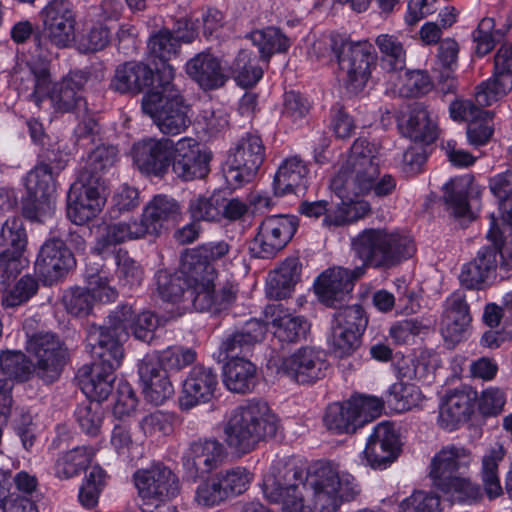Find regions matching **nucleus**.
Wrapping results in <instances>:
<instances>
[{
    "label": "nucleus",
    "mask_w": 512,
    "mask_h": 512,
    "mask_svg": "<svg viewBox=\"0 0 512 512\" xmlns=\"http://www.w3.org/2000/svg\"><path fill=\"white\" fill-rule=\"evenodd\" d=\"M299 484L311 492L317 512H336L343 502L354 500L360 493L355 478L331 462H319L305 473L287 457L273 462L263 480V493L270 502L281 504L283 512H304Z\"/></svg>",
    "instance_id": "f257e3e1"
},
{
    "label": "nucleus",
    "mask_w": 512,
    "mask_h": 512,
    "mask_svg": "<svg viewBox=\"0 0 512 512\" xmlns=\"http://www.w3.org/2000/svg\"><path fill=\"white\" fill-rule=\"evenodd\" d=\"M378 149L366 139H357L345 164L332 179L330 187L336 195L350 199L373 192L377 197L391 195L397 186L395 177L384 174L378 180Z\"/></svg>",
    "instance_id": "f03ea898"
},
{
    "label": "nucleus",
    "mask_w": 512,
    "mask_h": 512,
    "mask_svg": "<svg viewBox=\"0 0 512 512\" xmlns=\"http://www.w3.org/2000/svg\"><path fill=\"white\" fill-rule=\"evenodd\" d=\"M28 80L33 84L30 100L39 108L49 100L51 108L57 113H72L85 106L84 87L90 74L84 70L70 71L60 81L51 84L48 63L45 60L28 63Z\"/></svg>",
    "instance_id": "7ed1b4c3"
},
{
    "label": "nucleus",
    "mask_w": 512,
    "mask_h": 512,
    "mask_svg": "<svg viewBox=\"0 0 512 512\" xmlns=\"http://www.w3.org/2000/svg\"><path fill=\"white\" fill-rule=\"evenodd\" d=\"M278 428V418L265 401L249 400L237 407L225 424V442L236 452L246 454L259 442L273 438Z\"/></svg>",
    "instance_id": "20e7f679"
},
{
    "label": "nucleus",
    "mask_w": 512,
    "mask_h": 512,
    "mask_svg": "<svg viewBox=\"0 0 512 512\" xmlns=\"http://www.w3.org/2000/svg\"><path fill=\"white\" fill-rule=\"evenodd\" d=\"M174 68L165 66L160 80L142 98V110L165 135H177L191 124L190 107L173 84Z\"/></svg>",
    "instance_id": "39448f33"
},
{
    "label": "nucleus",
    "mask_w": 512,
    "mask_h": 512,
    "mask_svg": "<svg viewBox=\"0 0 512 512\" xmlns=\"http://www.w3.org/2000/svg\"><path fill=\"white\" fill-rule=\"evenodd\" d=\"M87 347L98 360L90 366L81 367L76 379L82 392L89 399L101 402L106 400L113 390L116 379L114 372L121 364L124 350L117 342L99 333L87 336Z\"/></svg>",
    "instance_id": "423d86ee"
},
{
    "label": "nucleus",
    "mask_w": 512,
    "mask_h": 512,
    "mask_svg": "<svg viewBox=\"0 0 512 512\" xmlns=\"http://www.w3.org/2000/svg\"><path fill=\"white\" fill-rule=\"evenodd\" d=\"M352 250L364 269H391L412 257L414 241L406 235L382 228H368L352 239Z\"/></svg>",
    "instance_id": "0eeeda50"
},
{
    "label": "nucleus",
    "mask_w": 512,
    "mask_h": 512,
    "mask_svg": "<svg viewBox=\"0 0 512 512\" xmlns=\"http://www.w3.org/2000/svg\"><path fill=\"white\" fill-rule=\"evenodd\" d=\"M42 29L35 33L34 42L41 60L50 54L48 43L65 48L74 38L75 13L67 0H51L41 12Z\"/></svg>",
    "instance_id": "6e6552de"
},
{
    "label": "nucleus",
    "mask_w": 512,
    "mask_h": 512,
    "mask_svg": "<svg viewBox=\"0 0 512 512\" xmlns=\"http://www.w3.org/2000/svg\"><path fill=\"white\" fill-rule=\"evenodd\" d=\"M337 57L342 80L348 90L357 93L368 83L376 65L374 46L368 41H334L332 47Z\"/></svg>",
    "instance_id": "1a4fd4ad"
},
{
    "label": "nucleus",
    "mask_w": 512,
    "mask_h": 512,
    "mask_svg": "<svg viewBox=\"0 0 512 512\" xmlns=\"http://www.w3.org/2000/svg\"><path fill=\"white\" fill-rule=\"evenodd\" d=\"M27 197L22 201V213L30 221L43 223L55 210L56 191L52 168L41 163L27 174L25 180Z\"/></svg>",
    "instance_id": "9d476101"
},
{
    "label": "nucleus",
    "mask_w": 512,
    "mask_h": 512,
    "mask_svg": "<svg viewBox=\"0 0 512 512\" xmlns=\"http://www.w3.org/2000/svg\"><path fill=\"white\" fill-rule=\"evenodd\" d=\"M26 350L34 359L35 375L45 384L56 381L65 365L67 350L59 337L51 332L31 335Z\"/></svg>",
    "instance_id": "9b49d317"
},
{
    "label": "nucleus",
    "mask_w": 512,
    "mask_h": 512,
    "mask_svg": "<svg viewBox=\"0 0 512 512\" xmlns=\"http://www.w3.org/2000/svg\"><path fill=\"white\" fill-rule=\"evenodd\" d=\"M264 161V145L259 136L247 134L229 153L224 176L233 188L250 182Z\"/></svg>",
    "instance_id": "f8f14e48"
},
{
    "label": "nucleus",
    "mask_w": 512,
    "mask_h": 512,
    "mask_svg": "<svg viewBox=\"0 0 512 512\" xmlns=\"http://www.w3.org/2000/svg\"><path fill=\"white\" fill-rule=\"evenodd\" d=\"M298 227V219L293 215H272L266 217L258 228V233L250 243L253 257L270 259L276 256L292 239Z\"/></svg>",
    "instance_id": "ddd939ff"
},
{
    "label": "nucleus",
    "mask_w": 512,
    "mask_h": 512,
    "mask_svg": "<svg viewBox=\"0 0 512 512\" xmlns=\"http://www.w3.org/2000/svg\"><path fill=\"white\" fill-rule=\"evenodd\" d=\"M277 374L299 384H311L326 376L329 363L324 351L314 347H302L289 357L270 361Z\"/></svg>",
    "instance_id": "4468645a"
},
{
    "label": "nucleus",
    "mask_w": 512,
    "mask_h": 512,
    "mask_svg": "<svg viewBox=\"0 0 512 512\" xmlns=\"http://www.w3.org/2000/svg\"><path fill=\"white\" fill-rule=\"evenodd\" d=\"M133 479L138 495L145 504L165 502L179 492L178 478L169 467L160 462L137 470Z\"/></svg>",
    "instance_id": "2eb2a0df"
},
{
    "label": "nucleus",
    "mask_w": 512,
    "mask_h": 512,
    "mask_svg": "<svg viewBox=\"0 0 512 512\" xmlns=\"http://www.w3.org/2000/svg\"><path fill=\"white\" fill-rule=\"evenodd\" d=\"M512 42L503 44L494 56L493 76L477 86L475 100L486 107L499 101L512 90Z\"/></svg>",
    "instance_id": "dca6fc26"
},
{
    "label": "nucleus",
    "mask_w": 512,
    "mask_h": 512,
    "mask_svg": "<svg viewBox=\"0 0 512 512\" xmlns=\"http://www.w3.org/2000/svg\"><path fill=\"white\" fill-rule=\"evenodd\" d=\"M491 244L479 250L477 257L464 265L460 281L468 289H479L497 266V257L501 253L502 237L497 227L496 218L491 215V227L487 233Z\"/></svg>",
    "instance_id": "f3484780"
},
{
    "label": "nucleus",
    "mask_w": 512,
    "mask_h": 512,
    "mask_svg": "<svg viewBox=\"0 0 512 512\" xmlns=\"http://www.w3.org/2000/svg\"><path fill=\"white\" fill-rule=\"evenodd\" d=\"M364 274L363 267L348 270L335 267L323 272L314 284L315 293L327 306L337 308L351 297L354 281Z\"/></svg>",
    "instance_id": "a211bd4d"
},
{
    "label": "nucleus",
    "mask_w": 512,
    "mask_h": 512,
    "mask_svg": "<svg viewBox=\"0 0 512 512\" xmlns=\"http://www.w3.org/2000/svg\"><path fill=\"white\" fill-rule=\"evenodd\" d=\"M74 266L75 258L65 242L52 238L41 246L35 261V272L46 285H53Z\"/></svg>",
    "instance_id": "6ab92c4d"
},
{
    "label": "nucleus",
    "mask_w": 512,
    "mask_h": 512,
    "mask_svg": "<svg viewBox=\"0 0 512 512\" xmlns=\"http://www.w3.org/2000/svg\"><path fill=\"white\" fill-rule=\"evenodd\" d=\"M209 157L200 149L194 138L184 137L173 141L171 168L184 181L203 178L208 173Z\"/></svg>",
    "instance_id": "aec40b11"
},
{
    "label": "nucleus",
    "mask_w": 512,
    "mask_h": 512,
    "mask_svg": "<svg viewBox=\"0 0 512 512\" xmlns=\"http://www.w3.org/2000/svg\"><path fill=\"white\" fill-rule=\"evenodd\" d=\"M173 140L148 138L133 147V159L137 168L145 174L163 177L171 166Z\"/></svg>",
    "instance_id": "412c9836"
},
{
    "label": "nucleus",
    "mask_w": 512,
    "mask_h": 512,
    "mask_svg": "<svg viewBox=\"0 0 512 512\" xmlns=\"http://www.w3.org/2000/svg\"><path fill=\"white\" fill-rule=\"evenodd\" d=\"M224 455V447L216 439L193 441L183 452L182 465L187 476L196 479L216 469Z\"/></svg>",
    "instance_id": "4be33fe9"
},
{
    "label": "nucleus",
    "mask_w": 512,
    "mask_h": 512,
    "mask_svg": "<svg viewBox=\"0 0 512 512\" xmlns=\"http://www.w3.org/2000/svg\"><path fill=\"white\" fill-rule=\"evenodd\" d=\"M218 386L217 373L210 367L197 364L192 367L183 382L180 406L189 410L199 404L210 402Z\"/></svg>",
    "instance_id": "5701e85b"
},
{
    "label": "nucleus",
    "mask_w": 512,
    "mask_h": 512,
    "mask_svg": "<svg viewBox=\"0 0 512 512\" xmlns=\"http://www.w3.org/2000/svg\"><path fill=\"white\" fill-rule=\"evenodd\" d=\"M98 184L75 183L71 185L67 195V217L76 225L81 226L94 218L104 203Z\"/></svg>",
    "instance_id": "b1692460"
},
{
    "label": "nucleus",
    "mask_w": 512,
    "mask_h": 512,
    "mask_svg": "<svg viewBox=\"0 0 512 512\" xmlns=\"http://www.w3.org/2000/svg\"><path fill=\"white\" fill-rule=\"evenodd\" d=\"M399 439L390 423H379L373 429L364 450L368 464L374 469H383L398 457Z\"/></svg>",
    "instance_id": "393cba45"
},
{
    "label": "nucleus",
    "mask_w": 512,
    "mask_h": 512,
    "mask_svg": "<svg viewBox=\"0 0 512 512\" xmlns=\"http://www.w3.org/2000/svg\"><path fill=\"white\" fill-rule=\"evenodd\" d=\"M154 83L155 73L148 64L127 61L115 68L109 89L119 94L138 95L146 88H153Z\"/></svg>",
    "instance_id": "a878e982"
},
{
    "label": "nucleus",
    "mask_w": 512,
    "mask_h": 512,
    "mask_svg": "<svg viewBox=\"0 0 512 512\" xmlns=\"http://www.w3.org/2000/svg\"><path fill=\"white\" fill-rule=\"evenodd\" d=\"M138 374L145 398L154 405H161L174 393L167 369L157 359L146 356L138 365Z\"/></svg>",
    "instance_id": "bb28decb"
},
{
    "label": "nucleus",
    "mask_w": 512,
    "mask_h": 512,
    "mask_svg": "<svg viewBox=\"0 0 512 512\" xmlns=\"http://www.w3.org/2000/svg\"><path fill=\"white\" fill-rule=\"evenodd\" d=\"M474 461L469 448L459 444L443 446L431 459L429 478L431 482L454 475L463 474L469 470Z\"/></svg>",
    "instance_id": "cd10ccee"
},
{
    "label": "nucleus",
    "mask_w": 512,
    "mask_h": 512,
    "mask_svg": "<svg viewBox=\"0 0 512 512\" xmlns=\"http://www.w3.org/2000/svg\"><path fill=\"white\" fill-rule=\"evenodd\" d=\"M472 317L464 296L453 294L445 302L441 320V335L451 346L461 342L468 332Z\"/></svg>",
    "instance_id": "c85d7f7f"
},
{
    "label": "nucleus",
    "mask_w": 512,
    "mask_h": 512,
    "mask_svg": "<svg viewBox=\"0 0 512 512\" xmlns=\"http://www.w3.org/2000/svg\"><path fill=\"white\" fill-rule=\"evenodd\" d=\"M267 332L266 324L257 319L247 321L240 329L226 335L219 346V357L245 358L252 347L261 342Z\"/></svg>",
    "instance_id": "c756f323"
},
{
    "label": "nucleus",
    "mask_w": 512,
    "mask_h": 512,
    "mask_svg": "<svg viewBox=\"0 0 512 512\" xmlns=\"http://www.w3.org/2000/svg\"><path fill=\"white\" fill-rule=\"evenodd\" d=\"M450 113L455 120L468 121L467 137L470 144L481 146L488 142L493 134L490 124L492 113L483 111L470 101L455 102L450 106Z\"/></svg>",
    "instance_id": "7c9ffc66"
},
{
    "label": "nucleus",
    "mask_w": 512,
    "mask_h": 512,
    "mask_svg": "<svg viewBox=\"0 0 512 512\" xmlns=\"http://www.w3.org/2000/svg\"><path fill=\"white\" fill-rule=\"evenodd\" d=\"M181 215L179 203L167 195H156L145 206L140 222L146 235L158 236Z\"/></svg>",
    "instance_id": "2f4dec72"
},
{
    "label": "nucleus",
    "mask_w": 512,
    "mask_h": 512,
    "mask_svg": "<svg viewBox=\"0 0 512 512\" xmlns=\"http://www.w3.org/2000/svg\"><path fill=\"white\" fill-rule=\"evenodd\" d=\"M477 392L472 389L450 392L440 406L438 422L446 430L452 431L457 425L467 421L473 413Z\"/></svg>",
    "instance_id": "473e14b6"
},
{
    "label": "nucleus",
    "mask_w": 512,
    "mask_h": 512,
    "mask_svg": "<svg viewBox=\"0 0 512 512\" xmlns=\"http://www.w3.org/2000/svg\"><path fill=\"white\" fill-rule=\"evenodd\" d=\"M265 314L272 318L274 336L280 342L295 343L305 339L310 329L304 317L291 314L282 304L268 305Z\"/></svg>",
    "instance_id": "72a5a7b5"
},
{
    "label": "nucleus",
    "mask_w": 512,
    "mask_h": 512,
    "mask_svg": "<svg viewBox=\"0 0 512 512\" xmlns=\"http://www.w3.org/2000/svg\"><path fill=\"white\" fill-rule=\"evenodd\" d=\"M308 174L309 169L300 157L292 156L285 159L274 177L275 194L303 195L308 186Z\"/></svg>",
    "instance_id": "f704fd0d"
},
{
    "label": "nucleus",
    "mask_w": 512,
    "mask_h": 512,
    "mask_svg": "<svg viewBox=\"0 0 512 512\" xmlns=\"http://www.w3.org/2000/svg\"><path fill=\"white\" fill-rule=\"evenodd\" d=\"M480 195L479 187L470 176L451 180L444 186L443 199L456 217H472L471 205Z\"/></svg>",
    "instance_id": "c9c22d12"
},
{
    "label": "nucleus",
    "mask_w": 512,
    "mask_h": 512,
    "mask_svg": "<svg viewBox=\"0 0 512 512\" xmlns=\"http://www.w3.org/2000/svg\"><path fill=\"white\" fill-rule=\"evenodd\" d=\"M194 38L195 32L193 30L186 33H181L180 31L173 33L168 29H162L150 36L147 42L149 56L163 63V67L157 70L158 81L160 80V73L164 70L165 66L173 68L168 62L177 57L181 43H190Z\"/></svg>",
    "instance_id": "e433bc0d"
},
{
    "label": "nucleus",
    "mask_w": 512,
    "mask_h": 512,
    "mask_svg": "<svg viewBox=\"0 0 512 512\" xmlns=\"http://www.w3.org/2000/svg\"><path fill=\"white\" fill-rule=\"evenodd\" d=\"M399 126L403 135L414 142L428 145L438 137L436 120L421 103H416L410 108L408 118Z\"/></svg>",
    "instance_id": "4c0bfd02"
},
{
    "label": "nucleus",
    "mask_w": 512,
    "mask_h": 512,
    "mask_svg": "<svg viewBox=\"0 0 512 512\" xmlns=\"http://www.w3.org/2000/svg\"><path fill=\"white\" fill-rule=\"evenodd\" d=\"M187 74L203 89H216L224 85L227 78L220 61L209 52H200L186 64Z\"/></svg>",
    "instance_id": "58836bf2"
},
{
    "label": "nucleus",
    "mask_w": 512,
    "mask_h": 512,
    "mask_svg": "<svg viewBox=\"0 0 512 512\" xmlns=\"http://www.w3.org/2000/svg\"><path fill=\"white\" fill-rule=\"evenodd\" d=\"M182 273L185 281H187L189 302L191 304L194 303L196 296L206 293L215 286L217 272L208 261H201L188 254L183 263Z\"/></svg>",
    "instance_id": "ea45409f"
},
{
    "label": "nucleus",
    "mask_w": 512,
    "mask_h": 512,
    "mask_svg": "<svg viewBox=\"0 0 512 512\" xmlns=\"http://www.w3.org/2000/svg\"><path fill=\"white\" fill-rule=\"evenodd\" d=\"M301 264L297 258L285 259L270 272L266 295L270 299L281 300L290 297L295 285L300 280Z\"/></svg>",
    "instance_id": "a19ab883"
},
{
    "label": "nucleus",
    "mask_w": 512,
    "mask_h": 512,
    "mask_svg": "<svg viewBox=\"0 0 512 512\" xmlns=\"http://www.w3.org/2000/svg\"><path fill=\"white\" fill-rule=\"evenodd\" d=\"M431 485L451 502L471 504L482 497L480 486L462 474L436 480Z\"/></svg>",
    "instance_id": "79ce46f5"
},
{
    "label": "nucleus",
    "mask_w": 512,
    "mask_h": 512,
    "mask_svg": "<svg viewBox=\"0 0 512 512\" xmlns=\"http://www.w3.org/2000/svg\"><path fill=\"white\" fill-rule=\"evenodd\" d=\"M27 246V233L20 218L7 219L0 229V258L18 260Z\"/></svg>",
    "instance_id": "37998d69"
},
{
    "label": "nucleus",
    "mask_w": 512,
    "mask_h": 512,
    "mask_svg": "<svg viewBox=\"0 0 512 512\" xmlns=\"http://www.w3.org/2000/svg\"><path fill=\"white\" fill-rule=\"evenodd\" d=\"M118 150L113 145H100L87 157L81 167L78 180L82 183L100 185L102 175L116 162Z\"/></svg>",
    "instance_id": "c03bdc74"
},
{
    "label": "nucleus",
    "mask_w": 512,
    "mask_h": 512,
    "mask_svg": "<svg viewBox=\"0 0 512 512\" xmlns=\"http://www.w3.org/2000/svg\"><path fill=\"white\" fill-rule=\"evenodd\" d=\"M136 316L130 305H119L115 310L110 312L106 325L91 326L87 336H91L93 333H99L102 336L111 338V340L117 342L120 347H123L122 339L127 336L128 331L132 329Z\"/></svg>",
    "instance_id": "a18cd8bd"
},
{
    "label": "nucleus",
    "mask_w": 512,
    "mask_h": 512,
    "mask_svg": "<svg viewBox=\"0 0 512 512\" xmlns=\"http://www.w3.org/2000/svg\"><path fill=\"white\" fill-rule=\"evenodd\" d=\"M224 384L235 393H246L256 385V366L246 358L229 359L223 368Z\"/></svg>",
    "instance_id": "49530a36"
},
{
    "label": "nucleus",
    "mask_w": 512,
    "mask_h": 512,
    "mask_svg": "<svg viewBox=\"0 0 512 512\" xmlns=\"http://www.w3.org/2000/svg\"><path fill=\"white\" fill-rule=\"evenodd\" d=\"M504 456V447L496 444L482 457L480 476L484 491L489 499L497 498L503 493L498 475V466L503 461Z\"/></svg>",
    "instance_id": "de8ad7c7"
},
{
    "label": "nucleus",
    "mask_w": 512,
    "mask_h": 512,
    "mask_svg": "<svg viewBox=\"0 0 512 512\" xmlns=\"http://www.w3.org/2000/svg\"><path fill=\"white\" fill-rule=\"evenodd\" d=\"M237 288L230 282L224 283L218 290L215 286L194 299L192 306L200 312L217 315L232 306L237 297Z\"/></svg>",
    "instance_id": "09e8293b"
},
{
    "label": "nucleus",
    "mask_w": 512,
    "mask_h": 512,
    "mask_svg": "<svg viewBox=\"0 0 512 512\" xmlns=\"http://www.w3.org/2000/svg\"><path fill=\"white\" fill-rule=\"evenodd\" d=\"M187 281L184 275L177 273H169L166 270H160L155 275L156 292L158 296L165 302L172 304H182L183 308L189 302Z\"/></svg>",
    "instance_id": "8fccbe9b"
},
{
    "label": "nucleus",
    "mask_w": 512,
    "mask_h": 512,
    "mask_svg": "<svg viewBox=\"0 0 512 512\" xmlns=\"http://www.w3.org/2000/svg\"><path fill=\"white\" fill-rule=\"evenodd\" d=\"M375 43L380 51V64L386 72L401 71L406 66V50L398 36L380 34Z\"/></svg>",
    "instance_id": "3c124183"
},
{
    "label": "nucleus",
    "mask_w": 512,
    "mask_h": 512,
    "mask_svg": "<svg viewBox=\"0 0 512 512\" xmlns=\"http://www.w3.org/2000/svg\"><path fill=\"white\" fill-rule=\"evenodd\" d=\"M328 430L336 433H354L360 427L350 400L330 404L324 415Z\"/></svg>",
    "instance_id": "603ef678"
},
{
    "label": "nucleus",
    "mask_w": 512,
    "mask_h": 512,
    "mask_svg": "<svg viewBox=\"0 0 512 512\" xmlns=\"http://www.w3.org/2000/svg\"><path fill=\"white\" fill-rule=\"evenodd\" d=\"M249 38L258 47L260 59L264 62H268L275 53L286 52L290 46L288 37L276 27L255 30L249 34Z\"/></svg>",
    "instance_id": "864d4df0"
},
{
    "label": "nucleus",
    "mask_w": 512,
    "mask_h": 512,
    "mask_svg": "<svg viewBox=\"0 0 512 512\" xmlns=\"http://www.w3.org/2000/svg\"><path fill=\"white\" fill-rule=\"evenodd\" d=\"M94 455L93 448L77 447L63 453L55 463V475L59 479H69L85 470Z\"/></svg>",
    "instance_id": "5fc2aeb1"
},
{
    "label": "nucleus",
    "mask_w": 512,
    "mask_h": 512,
    "mask_svg": "<svg viewBox=\"0 0 512 512\" xmlns=\"http://www.w3.org/2000/svg\"><path fill=\"white\" fill-rule=\"evenodd\" d=\"M258 58L250 50L241 49L230 69L235 81L242 87L255 85L263 75Z\"/></svg>",
    "instance_id": "6e6d98bb"
},
{
    "label": "nucleus",
    "mask_w": 512,
    "mask_h": 512,
    "mask_svg": "<svg viewBox=\"0 0 512 512\" xmlns=\"http://www.w3.org/2000/svg\"><path fill=\"white\" fill-rule=\"evenodd\" d=\"M0 370L9 379L25 382L35 374L34 364L22 351H5L0 354Z\"/></svg>",
    "instance_id": "4d7b16f0"
},
{
    "label": "nucleus",
    "mask_w": 512,
    "mask_h": 512,
    "mask_svg": "<svg viewBox=\"0 0 512 512\" xmlns=\"http://www.w3.org/2000/svg\"><path fill=\"white\" fill-rule=\"evenodd\" d=\"M224 196L220 193H213L210 196H197L190 200L188 212L191 218L199 221H217L222 216Z\"/></svg>",
    "instance_id": "13d9d810"
},
{
    "label": "nucleus",
    "mask_w": 512,
    "mask_h": 512,
    "mask_svg": "<svg viewBox=\"0 0 512 512\" xmlns=\"http://www.w3.org/2000/svg\"><path fill=\"white\" fill-rule=\"evenodd\" d=\"M423 399L420 389L411 383H394L387 392V403L402 412L418 406Z\"/></svg>",
    "instance_id": "bf43d9fd"
},
{
    "label": "nucleus",
    "mask_w": 512,
    "mask_h": 512,
    "mask_svg": "<svg viewBox=\"0 0 512 512\" xmlns=\"http://www.w3.org/2000/svg\"><path fill=\"white\" fill-rule=\"evenodd\" d=\"M146 236L143 224L140 220L130 222L113 223L105 228L100 242L103 246L116 245L128 240H134Z\"/></svg>",
    "instance_id": "052dcab7"
},
{
    "label": "nucleus",
    "mask_w": 512,
    "mask_h": 512,
    "mask_svg": "<svg viewBox=\"0 0 512 512\" xmlns=\"http://www.w3.org/2000/svg\"><path fill=\"white\" fill-rule=\"evenodd\" d=\"M95 295L90 289L74 287L66 290L62 297L63 305L68 313L74 316H86L91 311Z\"/></svg>",
    "instance_id": "680f3d73"
},
{
    "label": "nucleus",
    "mask_w": 512,
    "mask_h": 512,
    "mask_svg": "<svg viewBox=\"0 0 512 512\" xmlns=\"http://www.w3.org/2000/svg\"><path fill=\"white\" fill-rule=\"evenodd\" d=\"M228 498L245 492L252 480V474L244 467H234L217 473Z\"/></svg>",
    "instance_id": "e2e57ef3"
},
{
    "label": "nucleus",
    "mask_w": 512,
    "mask_h": 512,
    "mask_svg": "<svg viewBox=\"0 0 512 512\" xmlns=\"http://www.w3.org/2000/svg\"><path fill=\"white\" fill-rule=\"evenodd\" d=\"M338 311L334 314V323L332 326L347 328L363 334L368 324L363 308L360 305H350L337 307Z\"/></svg>",
    "instance_id": "0e129e2a"
},
{
    "label": "nucleus",
    "mask_w": 512,
    "mask_h": 512,
    "mask_svg": "<svg viewBox=\"0 0 512 512\" xmlns=\"http://www.w3.org/2000/svg\"><path fill=\"white\" fill-rule=\"evenodd\" d=\"M37 290V281L32 276L25 275L20 278L12 289L3 295L2 305L7 308L19 306L28 301Z\"/></svg>",
    "instance_id": "69168bd1"
},
{
    "label": "nucleus",
    "mask_w": 512,
    "mask_h": 512,
    "mask_svg": "<svg viewBox=\"0 0 512 512\" xmlns=\"http://www.w3.org/2000/svg\"><path fill=\"white\" fill-rule=\"evenodd\" d=\"M195 499L198 504L211 507L219 505L229 498L218 475L215 474L213 477L207 479L198 486Z\"/></svg>",
    "instance_id": "338daca9"
},
{
    "label": "nucleus",
    "mask_w": 512,
    "mask_h": 512,
    "mask_svg": "<svg viewBox=\"0 0 512 512\" xmlns=\"http://www.w3.org/2000/svg\"><path fill=\"white\" fill-rule=\"evenodd\" d=\"M439 509V496L422 491L413 493L399 505V512H438Z\"/></svg>",
    "instance_id": "774afa93"
}]
</instances>
